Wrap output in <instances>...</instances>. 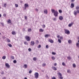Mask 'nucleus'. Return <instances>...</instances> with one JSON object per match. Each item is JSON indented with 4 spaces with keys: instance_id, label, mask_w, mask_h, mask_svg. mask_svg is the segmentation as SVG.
I'll list each match as a JSON object with an SVG mask.
<instances>
[{
    "instance_id": "nucleus-1",
    "label": "nucleus",
    "mask_w": 79,
    "mask_h": 79,
    "mask_svg": "<svg viewBox=\"0 0 79 79\" xmlns=\"http://www.w3.org/2000/svg\"><path fill=\"white\" fill-rule=\"evenodd\" d=\"M25 38L26 39L27 41H30V40H31V38L29 36H26L25 37Z\"/></svg>"
},
{
    "instance_id": "nucleus-2",
    "label": "nucleus",
    "mask_w": 79,
    "mask_h": 79,
    "mask_svg": "<svg viewBox=\"0 0 79 79\" xmlns=\"http://www.w3.org/2000/svg\"><path fill=\"white\" fill-rule=\"evenodd\" d=\"M35 77V78L37 79L39 77V73L37 72L35 73L34 74Z\"/></svg>"
},
{
    "instance_id": "nucleus-3",
    "label": "nucleus",
    "mask_w": 79,
    "mask_h": 79,
    "mask_svg": "<svg viewBox=\"0 0 79 79\" xmlns=\"http://www.w3.org/2000/svg\"><path fill=\"white\" fill-rule=\"evenodd\" d=\"M64 32L65 34H70V32H69V31H68V30L65 29Z\"/></svg>"
},
{
    "instance_id": "nucleus-4",
    "label": "nucleus",
    "mask_w": 79,
    "mask_h": 79,
    "mask_svg": "<svg viewBox=\"0 0 79 79\" xmlns=\"http://www.w3.org/2000/svg\"><path fill=\"white\" fill-rule=\"evenodd\" d=\"M54 14L55 16H58V13L57 11H55L54 12Z\"/></svg>"
},
{
    "instance_id": "nucleus-5",
    "label": "nucleus",
    "mask_w": 79,
    "mask_h": 79,
    "mask_svg": "<svg viewBox=\"0 0 79 79\" xmlns=\"http://www.w3.org/2000/svg\"><path fill=\"white\" fill-rule=\"evenodd\" d=\"M5 66L7 68H10V66L8 64L6 63L5 64Z\"/></svg>"
},
{
    "instance_id": "nucleus-6",
    "label": "nucleus",
    "mask_w": 79,
    "mask_h": 79,
    "mask_svg": "<svg viewBox=\"0 0 79 79\" xmlns=\"http://www.w3.org/2000/svg\"><path fill=\"white\" fill-rule=\"evenodd\" d=\"M59 75L60 76V78L61 79H63V77H62V75L61 73H59Z\"/></svg>"
},
{
    "instance_id": "nucleus-7",
    "label": "nucleus",
    "mask_w": 79,
    "mask_h": 79,
    "mask_svg": "<svg viewBox=\"0 0 79 79\" xmlns=\"http://www.w3.org/2000/svg\"><path fill=\"white\" fill-rule=\"evenodd\" d=\"M77 10H75L74 11V15L75 16H76L77 15Z\"/></svg>"
},
{
    "instance_id": "nucleus-8",
    "label": "nucleus",
    "mask_w": 79,
    "mask_h": 79,
    "mask_svg": "<svg viewBox=\"0 0 79 79\" xmlns=\"http://www.w3.org/2000/svg\"><path fill=\"white\" fill-rule=\"evenodd\" d=\"M59 19L60 21H61V20H63V16H60L59 17Z\"/></svg>"
},
{
    "instance_id": "nucleus-9",
    "label": "nucleus",
    "mask_w": 79,
    "mask_h": 79,
    "mask_svg": "<svg viewBox=\"0 0 79 79\" xmlns=\"http://www.w3.org/2000/svg\"><path fill=\"white\" fill-rule=\"evenodd\" d=\"M74 24V23L73 22L71 23H70L69 24L68 26L69 27H71L73 25V24Z\"/></svg>"
},
{
    "instance_id": "nucleus-10",
    "label": "nucleus",
    "mask_w": 79,
    "mask_h": 79,
    "mask_svg": "<svg viewBox=\"0 0 79 79\" xmlns=\"http://www.w3.org/2000/svg\"><path fill=\"white\" fill-rule=\"evenodd\" d=\"M49 42H50L51 44H53V40L52 39H49Z\"/></svg>"
},
{
    "instance_id": "nucleus-11",
    "label": "nucleus",
    "mask_w": 79,
    "mask_h": 79,
    "mask_svg": "<svg viewBox=\"0 0 79 79\" xmlns=\"http://www.w3.org/2000/svg\"><path fill=\"white\" fill-rule=\"evenodd\" d=\"M74 5L73 3L71 4V8H74Z\"/></svg>"
},
{
    "instance_id": "nucleus-12",
    "label": "nucleus",
    "mask_w": 79,
    "mask_h": 79,
    "mask_svg": "<svg viewBox=\"0 0 79 79\" xmlns=\"http://www.w3.org/2000/svg\"><path fill=\"white\" fill-rule=\"evenodd\" d=\"M31 45H32V46L34 45V44H35L34 41H31Z\"/></svg>"
},
{
    "instance_id": "nucleus-13",
    "label": "nucleus",
    "mask_w": 79,
    "mask_h": 79,
    "mask_svg": "<svg viewBox=\"0 0 79 79\" xmlns=\"http://www.w3.org/2000/svg\"><path fill=\"white\" fill-rule=\"evenodd\" d=\"M52 68L54 71H56V68L54 66H52Z\"/></svg>"
},
{
    "instance_id": "nucleus-14",
    "label": "nucleus",
    "mask_w": 79,
    "mask_h": 79,
    "mask_svg": "<svg viewBox=\"0 0 79 79\" xmlns=\"http://www.w3.org/2000/svg\"><path fill=\"white\" fill-rule=\"evenodd\" d=\"M49 36H50V35L48 34H46L44 36L45 37H49Z\"/></svg>"
},
{
    "instance_id": "nucleus-15",
    "label": "nucleus",
    "mask_w": 79,
    "mask_h": 79,
    "mask_svg": "<svg viewBox=\"0 0 79 79\" xmlns=\"http://www.w3.org/2000/svg\"><path fill=\"white\" fill-rule=\"evenodd\" d=\"M11 19H9L8 20V22L7 23H8V24H10V23H11Z\"/></svg>"
},
{
    "instance_id": "nucleus-16",
    "label": "nucleus",
    "mask_w": 79,
    "mask_h": 79,
    "mask_svg": "<svg viewBox=\"0 0 79 79\" xmlns=\"http://www.w3.org/2000/svg\"><path fill=\"white\" fill-rule=\"evenodd\" d=\"M44 13L46 14H47V10H44Z\"/></svg>"
},
{
    "instance_id": "nucleus-17",
    "label": "nucleus",
    "mask_w": 79,
    "mask_h": 79,
    "mask_svg": "<svg viewBox=\"0 0 79 79\" xmlns=\"http://www.w3.org/2000/svg\"><path fill=\"white\" fill-rule=\"evenodd\" d=\"M24 68L25 69L27 68V64H25L24 65Z\"/></svg>"
},
{
    "instance_id": "nucleus-18",
    "label": "nucleus",
    "mask_w": 79,
    "mask_h": 79,
    "mask_svg": "<svg viewBox=\"0 0 79 79\" xmlns=\"http://www.w3.org/2000/svg\"><path fill=\"white\" fill-rule=\"evenodd\" d=\"M46 65V64H45V63H44L43 64L42 66L43 67H45V66Z\"/></svg>"
},
{
    "instance_id": "nucleus-19",
    "label": "nucleus",
    "mask_w": 79,
    "mask_h": 79,
    "mask_svg": "<svg viewBox=\"0 0 79 79\" xmlns=\"http://www.w3.org/2000/svg\"><path fill=\"white\" fill-rule=\"evenodd\" d=\"M76 46L77 47L79 48V42L76 44Z\"/></svg>"
},
{
    "instance_id": "nucleus-20",
    "label": "nucleus",
    "mask_w": 79,
    "mask_h": 79,
    "mask_svg": "<svg viewBox=\"0 0 79 79\" xmlns=\"http://www.w3.org/2000/svg\"><path fill=\"white\" fill-rule=\"evenodd\" d=\"M76 9L77 10H79V6H77L76 8Z\"/></svg>"
},
{
    "instance_id": "nucleus-21",
    "label": "nucleus",
    "mask_w": 79,
    "mask_h": 79,
    "mask_svg": "<svg viewBox=\"0 0 79 79\" xmlns=\"http://www.w3.org/2000/svg\"><path fill=\"white\" fill-rule=\"evenodd\" d=\"M12 35H15L16 34V32L15 31H12Z\"/></svg>"
},
{
    "instance_id": "nucleus-22",
    "label": "nucleus",
    "mask_w": 79,
    "mask_h": 79,
    "mask_svg": "<svg viewBox=\"0 0 79 79\" xmlns=\"http://www.w3.org/2000/svg\"><path fill=\"white\" fill-rule=\"evenodd\" d=\"M51 11L52 13H55V11L54 9H51Z\"/></svg>"
},
{
    "instance_id": "nucleus-23",
    "label": "nucleus",
    "mask_w": 79,
    "mask_h": 79,
    "mask_svg": "<svg viewBox=\"0 0 79 79\" xmlns=\"http://www.w3.org/2000/svg\"><path fill=\"white\" fill-rule=\"evenodd\" d=\"M29 6V5H28V4H25L24 5L25 7L26 8V7H27V6Z\"/></svg>"
},
{
    "instance_id": "nucleus-24",
    "label": "nucleus",
    "mask_w": 79,
    "mask_h": 79,
    "mask_svg": "<svg viewBox=\"0 0 79 79\" xmlns=\"http://www.w3.org/2000/svg\"><path fill=\"white\" fill-rule=\"evenodd\" d=\"M7 45H8L9 47H12V45L10 44H8Z\"/></svg>"
},
{
    "instance_id": "nucleus-25",
    "label": "nucleus",
    "mask_w": 79,
    "mask_h": 79,
    "mask_svg": "<svg viewBox=\"0 0 79 79\" xmlns=\"http://www.w3.org/2000/svg\"><path fill=\"white\" fill-rule=\"evenodd\" d=\"M51 58L52 60H55V58L54 56H52Z\"/></svg>"
},
{
    "instance_id": "nucleus-26",
    "label": "nucleus",
    "mask_w": 79,
    "mask_h": 79,
    "mask_svg": "<svg viewBox=\"0 0 79 79\" xmlns=\"http://www.w3.org/2000/svg\"><path fill=\"white\" fill-rule=\"evenodd\" d=\"M2 59L3 60H5L6 59V56H4L2 57Z\"/></svg>"
},
{
    "instance_id": "nucleus-27",
    "label": "nucleus",
    "mask_w": 79,
    "mask_h": 79,
    "mask_svg": "<svg viewBox=\"0 0 79 79\" xmlns=\"http://www.w3.org/2000/svg\"><path fill=\"white\" fill-rule=\"evenodd\" d=\"M58 42L60 44L61 43V40L58 39Z\"/></svg>"
},
{
    "instance_id": "nucleus-28",
    "label": "nucleus",
    "mask_w": 79,
    "mask_h": 79,
    "mask_svg": "<svg viewBox=\"0 0 79 79\" xmlns=\"http://www.w3.org/2000/svg\"><path fill=\"white\" fill-rule=\"evenodd\" d=\"M40 32H44V30H43L42 29H40Z\"/></svg>"
},
{
    "instance_id": "nucleus-29",
    "label": "nucleus",
    "mask_w": 79,
    "mask_h": 79,
    "mask_svg": "<svg viewBox=\"0 0 79 79\" xmlns=\"http://www.w3.org/2000/svg\"><path fill=\"white\" fill-rule=\"evenodd\" d=\"M68 42L69 44H71V42H72L71 40H69L68 41Z\"/></svg>"
},
{
    "instance_id": "nucleus-30",
    "label": "nucleus",
    "mask_w": 79,
    "mask_h": 79,
    "mask_svg": "<svg viewBox=\"0 0 79 79\" xmlns=\"http://www.w3.org/2000/svg\"><path fill=\"white\" fill-rule=\"evenodd\" d=\"M33 60H34V61H36V60H37V58L36 57L33 58Z\"/></svg>"
},
{
    "instance_id": "nucleus-31",
    "label": "nucleus",
    "mask_w": 79,
    "mask_h": 79,
    "mask_svg": "<svg viewBox=\"0 0 79 79\" xmlns=\"http://www.w3.org/2000/svg\"><path fill=\"white\" fill-rule=\"evenodd\" d=\"M15 7H16V8H17L18 7V4H15Z\"/></svg>"
},
{
    "instance_id": "nucleus-32",
    "label": "nucleus",
    "mask_w": 79,
    "mask_h": 79,
    "mask_svg": "<svg viewBox=\"0 0 79 79\" xmlns=\"http://www.w3.org/2000/svg\"><path fill=\"white\" fill-rule=\"evenodd\" d=\"M71 58L70 56L67 57V59L69 60H70Z\"/></svg>"
},
{
    "instance_id": "nucleus-33",
    "label": "nucleus",
    "mask_w": 79,
    "mask_h": 79,
    "mask_svg": "<svg viewBox=\"0 0 79 79\" xmlns=\"http://www.w3.org/2000/svg\"><path fill=\"white\" fill-rule=\"evenodd\" d=\"M67 73H71V71H70L69 69L67 70Z\"/></svg>"
},
{
    "instance_id": "nucleus-34",
    "label": "nucleus",
    "mask_w": 79,
    "mask_h": 79,
    "mask_svg": "<svg viewBox=\"0 0 79 79\" xmlns=\"http://www.w3.org/2000/svg\"><path fill=\"white\" fill-rule=\"evenodd\" d=\"M24 44H25V45H28V43H27L26 42H24Z\"/></svg>"
},
{
    "instance_id": "nucleus-35",
    "label": "nucleus",
    "mask_w": 79,
    "mask_h": 79,
    "mask_svg": "<svg viewBox=\"0 0 79 79\" xmlns=\"http://www.w3.org/2000/svg\"><path fill=\"white\" fill-rule=\"evenodd\" d=\"M59 12L60 13H62V10H59Z\"/></svg>"
},
{
    "instance_id": "nucleus-36",
    "label": "nucleus",
    "mask_w": 79,
    "mask_h": 79,
    "mask_svg": "<svg viewBox=\"0 0 79 79\" xmlns=\"http://www.w3.org/2000/svg\"><path fill=\"white\" fill-rule=\"evenodd\" d=\"M73 67H74V68H76V64H73Z\"/></svg>"
},
{
    "instance_id": "nucleus-37",
    "label": "nucleus",
    "mask_w": 79,
    "mask_h": 79,
    "mask_svg": "<svg viewBox=\"0 0 79 79\" xmlns=\"http://www.w3.org/2000/svg\"><path fill=\"white\" fill-rule=\"evenodd\" d=\"M40 47H41V45H39L38 46V48H40Z\"/></svg>"
},
{
    "instance_id": "nucleus-38",
    "label": "nucleus",
    "mask_w": 79,
    "mask_h": 79,
    "mask_svg": "<svg viewBox=\"0 0 79 79\" xmlns=\"http://www.w3.org/2000/svg\"><path fill=\"white\" fill-rule=\"evenodd\" d=\"M14 63H16V60H13Z\"/></svg>"
},
{
    "instance_id": "nucleus-39",
    "label": "nucleus",
    "mask_w": 79,
    "mask_h": 79,
    "mask_svg": "<svg viewBox=\"0 0 79 79\" xmlns=\"http://www.w3.org/2000/svg\"><path fill=\"white\" fill-rule=\"evenodd\" d=\"M31 31H32V30H31V29H28V32H31Z\"/></svg>"
},
{
    "instance_id": "nucleus-40",
    "label": "nucleus",
    "mask_w": 79,
    "mask_h": 79,
    "mask_svg": "<svg viewBox=\"0 0 79 79\" xmlns=\"http://www.w3.org/2000/svg\"><path fill=\"white\" fill-rule=\"evenodd\" d=\"M52 55H56V53L53 52H52Z\"/></svg>"
},
{
    "instance_id": "nucleus-41",
    "label": "nucleus",
    "mask_w": 79,
    "mask_h": 79,
    "mask_svg": "<svg viewBox=\"0 0 79 79\" xmlns=\"http://www.w3.org/2000/svg\"><path fill=\"white\" fill-rule=\"evenodd\" d=\"M32 72V71H31V70H30L29 71V74H31Z\"/></svg>"
},
{
    "instance_id": "nucleus-42",
    "label": "nucleus",
    "mask_w": 79,
    "mask_h": 79,
    "mask_svg": "<svg viewBox=\"0 0 79 79\" xmlns=\"http://www.w3.org/2000/svg\"><path fill=\"white\" fill-rule=\"evenodd\" d=\"M7 39V42H10V39Z\"/></svg>"
},
{
    "instance_id": "nucleus-43",
    "label": "nucleus",
    "mask_w": 79,
    "mask_h": 79,
    "mask_svg": "<svg viewBox=\"0 0 79 79\" xmlns=\"http://www.w3.org/2000/svg\"><path fill=\"white\" fill-rule=\"evenodd\" d=\"M62 65H63V66H65V64L64 63V62H63L62 63Z\"/></svg>"
},
{
    "instance_id": "nucleus-44",
    "label": "nucleus",
    "mask_w": 79,
    "mask_h": 79,
    "mask_svg": "<svg viewBox=\"0 0 79 79\" xmlns=\"http://www.w3.org/2000/svg\"><path fill=\"white\" fill-rule=\"evenodd\" d=\"M42 27L43 28H45V25L44 24L42 26Z\"/></svg>"
},
{
    "instance_id": "nucleus-45",
    "label": "nucleus",
    "mask_w": 79,
    "mask_h": 79,
    "mask_svg": "<svg viewBox=\"0 0 79 79\" xmlns=\"http://www.w3.org/2000/svg\"><path fill=\"white\" fill-rule=\"evenodd\" d=\"M6 4H5L4 5V7H6Z\"/></svg>"
},
{
    "instance_id": "nucleus-46",
    "label": "nucleus",
    "mask_w": 79,
    "mask_h": 79,
    "mask_svg": "<svg viewBox=\"0 0 79 79\" xmlns=\"http://www.w3.org/2000/svg\"><path fill=\"white\" fill-rule=\"evenodd\" d=\"M52 79H56V77H52Z\"/></svg>"
},
{
    "instance_id": "nucleus-47",
    "label": "nucleus",
    "mask_w": 79,
    "mask_h": 79,
    "mask_svg": "<svg viewBox=\"0 0 79 79\" xmlns=\"http://www.w3.org/2000/svg\"><path fill=\"white\" fill-rule=\"evenodd\" d=\"M46 48H48V45H46Z\"/></svg>"
},
{
    "instance_id": "nucleus-48",
    "label": "nucleus",
    "mask_w": 79,
    "mask_h": 79,
    "mask_svg": "<svg viewBox=\"0 0 79 79\" xmlns=\"http://www.w3.org/2000/svg\"><path fill=\"white\" fill-rule=\"evenodd\" d=\"M27 19V16H25V19Z\"/></svg>"
},
{
    "instance_id": "nucleus-49",
    "label": "nucleus",
    "mask_w": 79,
    "mask_h": 79,
    "mask_svg": "<svg viewBox=\"0 0 79 79\" xmlns=\"http://www.w3.org/2000/svg\"><path fill=\"white\" fill-rule=\"evenodd\" d=\"M60 39H61V40H62V39H63V37L61 36V37H60Z\"/></svg>"
},
{
    "instance_id": "nucleus-50",
    "label": "nucleus",
    "mask_w": 79,
    "mask_h": 79,
    "mask_svg": "<svg viewBox=\"0 0 79 79\" xmlns=\"http://www.w3.org/2000/svg\"><path fill=\"white\" fill-rule=\"evenodd\" d=\"M39 41H38V40H37L36 41V44H39Z\"/></svg>"
},
{
    "instance_id": "nucleus-51",
    "label": "nucleus",
    "mask_w": 79,
    "mask_h": 79,
    "mask_svg": "<svg viewBox=\"0 0 79 79\" xmlns=\"http://www.w3.org/2000/svg\"><path fill=\"white\" fill-rule=\"evenodd\" d=\"M11 58H12V59H14V56H11Z\"/></svg>"
},
{
    "instance_id": "nucleus-52",
    "label": "nucleus",
    "mask_w": 79,
    "mask_h": 79,
    "mask_svg": "<svg viewBox=\"0 0 79 79\" xmlns=\"http://www.w3.org/2000/svg\"><path fill=\"white\" fill-rule=\"evenodd\" d=\"M28 51H29V52H31V48H29L28 49Z\"/></svg>"
},
{
    "instance_id": "nucleus-53",
    "label": "nucleus",
    "mask_w": 79,
    "mask_h": 79,
    "mask_svg": "<svg viewBox=\"0 0 79 79\" xmlns=\"http://www.w3.org/2000/svg\"><path fill=\"white\" fill-rule=\"evenodd\" d=\"M3 16H4V17H5L6 16V14H4Z\"/></svg>"
},
{
    "instance_id": "nucleus-54",
    "label": "nucleus",
    "mask_w": 79,
    "mask_h": 79,
    "mask_svg": "<svg viewBox=\"0 0 79 79\" xmlns=\"http://www.w3.org/2000/svg\"><path fill=\"white\" fill-rule=\"evenodd\" d=\"M75 0H72L71 1V2L72 3L73 2H74Z\"/></svg>"
},
{
    "instance_id": "nucleus-55",
    "label": "nucleus",
    "mask_w": 79,
    "mask_h": 79,
    "mask_svg": "<svg viewBox=\"0 0 79 79\" xmlns=\"http://www.w3.org/2000/svg\"><path fill=\"white\" fill-rule=\"evenodd\" d=\"M77 13H79V10H77Z\"/></svg>"
},
{
    "instance_id": "nucleus-56",
    "label": "nucleus",
    "mask_w": 79,
    "mask_h": 79,
    "mask_svg": "<svg viewBox=\"0 0 79 79\" xmlns=\"http://www.w3.org/2000/svg\"><path fill=\"white\" fill-rule=\"evenodd\" d=\"M35 10L36 11H39V10H38L37 8H36Z\"/></svg>"
},
{
    "instance_id": "nucleus-57",
    "label": "nucleus",
    "mask_w": 79,
    "mask_h": 79,
    "mask_svg": "<svg viewBox=\"0 0 79 79\" xmlns=\"http://www.w3.org/2000/svg\"><path fill=\"white\" fill-rule=\"evenodd\" d=\"M23 32H24L25 31V29H24V28H23Z\"/></svg>"
},
{
    "instance_id": "nucleus-58",
    "label": "nucleus",
    "mask_w": 79,
    "mask_h": 79,
    "mask_svg": "<svg viewBox=\"0 0 79 79\" xmlns=\"http://www.w3.org/2000/svg\"><path fill=\"white\" fill-rule=\"evenodd\" d=\"M53 20H54V21H56V19H55V18H54V19H53Z\"/></svg>"
},
{
    "instance_id": "nucleus-59",
    "label": "nucleus",
    "mask_w": 79,
    "mask_h": 79,
    "mask_svg": "<svg viewBox=\"0 0 79 79\" xmlns=\"http://www.w3.org/2000/svg\"><path fill=\"white\" fill-rule=\"evenodd\" d=\"M57 64L56 63H55L54 64V66H56Z\"/></svg>"
},
{
    "instance_id": "nucleus-60",
    "label": "nucleus",
    "mask_w": 79,
    "mask_h": 79,
    "mask_svg": "<svg viewBox=\"0 0 79 79\" xmlns=\"http://www.w3.org/2000/svg\"><path fill=\"white\" fill-rule=\"evenodd\" d=\"M4 24L3 23H2V26L3 27H4Z\"/></svg>"
},
{
    "instance_id": "nucleus-61",
    "label": "nucleus",
    "mask_w": 79,
    "mask_h": 79,
    "mask_svg": "<svg viewBox=\"0 0 79 79\" xmlns=\"http://www.w3.org/2000/svg\"><path fill=\"white\" fill-rule=\"evenodd\" d=\"M60 36V35H57V38H59Z\"/></svg>"
},
{
    "instance_id": "nucleus-62",
    "label": "nucleus",
    "mask_w": 79,
    "mask_h": 79,
    "mask_svg": "<svg viewBox=\"0 0 79 79\" xmlns=\"http://www.w3.org/2000/svg\"><path fill=\"white\" fill-rule=\"evenodd\" d=\"M77 39H78V40H79V36H78L77 37Z\"/></svg>"
},
{
    "instance_id": "nucleus-63",
    "label": "nucleus",
    "mask_w": 79,
    "mask_h": 79,
    "mask_svg": "<svg viewBox=\"0 0 79 79\" xmlns=\"http://www.w3.org/2000/svg\"><path fill=\"white\" fill-rule=\"evenodd\" d=\"M2 17V15L0 14V18H1Z\"/></svg>"
},
{
    "instance_id": "nucleus-64",
    "label": "nucleus",
    "mask_w": 79,
    "mask_h": 79,
    "mask_svg": "<svg viewBox=\"0 0 79 79\" xmlns=\"http://www.w3.org/2000/svg\"><path fill=\"white\" fill-rule=\"evenodd\" d=\"M24 79H27V77H25Z\"/></svg>"
}]
</instances>
